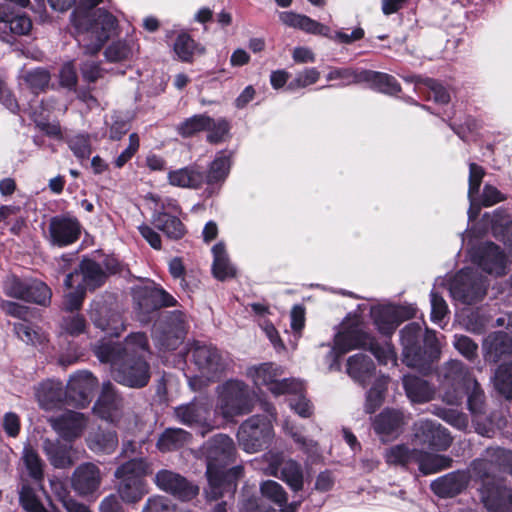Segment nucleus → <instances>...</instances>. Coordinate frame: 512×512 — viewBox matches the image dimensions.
<instances>
[{
    "label": "nucleus",
    "instance_id": "f257e3e1",
    "mask_svg": "<svg viewBox=\"0 0 512 512\" xmlns=\"http://www.w3.org/2000/svg\"><path fill=\"white\" fill-rule=\"evenodd\" d=\"M148 342L143 333L130 334L123 345L101 342L95 354L101 362L110 363L114 379L131 388L145 386L150 378L149 366L144 360Z\"/></svg>",
    "mask_w": 512,
    "mask_h": 512
},
{
    "label": "nucleus",
    "instance_id": "f03ea898",
    "mask_svg": "<svg viewBox=\"0 0 512 512\" xmlns=\"http://www.w3.org/2000/svg\"><path fill=\"white\" fill-rule=\"evenodd\" d=\"M204 454L209 483L207 497L217 499L223 495L224 490L234 491L235 481L241 476L243 469L241 466L226 469L235 455L233 440L224 434L216 435L204 446Z\"/></svg>",
    "mask_w": 512,
    "mask_h": 512
},
{
    "label": "nucleus",
    "instance_id": "7ed1b4c3",
    "mask_svg": "<svg viewBox=\"0 0 512 512\" xmlns=\"http://www.w3.org/2000/svg\"><path fill=\"white\" fill-rule=\"evenodd\" d=\"M357 348H368L377 358L379 363H395L396 356L393 347L385 342L379 345L366 334L358 319L354 318L341 324L340 331L335 335L334 346L327 355L329 361V370H338L340 368L339 358Z\"/></svg>",
    "mask_w": 512,
    "mask_h": 512
},
{
    "label": "nucleus",
    "instance_id": "20e7f679",
    "mask_svg": "<svg viewBox=\"0 0 512 512\" xmlns=\"http://www.w3.org/2000/svg\"><path fill=\"white\" fill-rule=\"evenodd\" d=\"M71 20L77 30V42L86 53L91 55L100 51L117 24L112 14L101 9L94 13L91 21L88 19L87 12L78 8L72 13Z\"/></svg>",
    "mask_w": 512,
    "mask_h": 512
},
{
    "label": "nucleus",
    "instance_id": "39448f33",
    "mask_svg": "<svg viewBox=\"0 0 512 512\" xmlns=\"http://www.w3.org/2000/svg\"><path fill=\"white\" fill-rule=\"evenodd\" d=\"M149 472L148 463L141 458L132 459L116 470L117 491L123 501L138 502L147 493L144 477Z\"/></svg>",
    "mask_w": 512,
    "mask_h": 512
},
{
    "label": "nucleus",
    "instance_id": "423d86ee",
    "mask_svg": "<svg viewBox=\"0 0 512 512\" xmlns=\"http://www.w3.org/2000/svg\"><path fill=\"white\" fill-rule=\"evenodd\" d=\"M271 419L253 416L241 424L238 430L239 445L248 453H255L270 444L274 432L272 419L275 418L274 408L267 409Z\"/></svg>",
    "mask_w": 512,
    "mask_h": 512
},
{
    "label": "nucleus",
    "instance_id": "0eeeda50",
    "mask_svg": "<svg viewBox=\"0 0 512 512\" xmlns=\"http://www.w3.org/2000/svg\"><path fill=\"white\" fill-rule=\"evenodd\" d=\"M253 393L242 381L230 380L221 389L218 409L223 417L229 419L247 414L252 409Z\"/></svg>",
    "mask_w": 512,
    "mask_h": 512
},
{
    "label": "nucleus",
    "instance_id": "6e6552de",
    "mask_svg": "<svg viewBox=\"0 0 512 512\" xmlns=\"http://www.w3.org/2000/svg\"><path fill=\"white\" fill-rule=\"evenodd\" d=\"M282 374V368L272 363H263L259 366L250 367L247 370V376L252 379L256 386H267L275 396L286 393H298L303 390V384L299 380H278Z\"/></svg>",
    "mask_w": 512,
    "mask_h": 512
},
{
    "label": "nucleus",
    "instance_id": "1a4fd4ad",
    "mask_svg": "<svg viewBox=\"0 0 512 512\" xmlns=\"http://www.w3.org/2000/svg\"><path fill=\"white\" fill-rule=\"evenodd\" d=\"M485 279L471 268L461 270L450 284V294L454 300L464 304L480 301L486 294Z\"/></svg>",
    "mask_w": 512,
    "mask_h": 512
},
{
    "label": "nucleus",
    "instance_id": "9d476101",
    "mask_svg": "<svg viewBox=\"0 0 512 512\" xmlns=\"http://www.w3.org/2000/svg\"><path fill=\"white\" fill-rule=\"evenodd\" d=\"M195 365L200 371L199 379L204 381H213L219 377L224 370V363L218 350L205 343L194 342L190 348ZM198 377L190 379L189 383L193 389H196Z\"/></svg>",
    "mask_w": 512,
    "mask_h": 512
},
{
    "label": "nucleus",
    "instance_id": "9b49d317",
    "mask_svg": "<svg viewBox=\"0 0 512 512\" xmlns=\"http://www.w3.org/2000/svg\"><path fill=\"white\" fill-rule=\"evenodd\" d=\"M263 459L267 462L264 471L267 475L279 477L295 492L303 489L304 473L301 465L292 460H284L281 453L269 451Z\"/></svg>",
    "mask_w": 512,
    "mask_h": 512
},
{
    "label": "nucleus",
    "instance_id": "f8f14e48",
    "mask_svg": "<svg viewBox=\"0 0 512 512\" xmlns=\"http://www.w3.org/2000/svg\"><path fill=\"white\" fill-rule=\"evenodd\" d=\"M443 386L446 391L443 400L450 405H457L464 396V388L469 389L474 380L462 362L457 360L449 361L443 368Z\"/></svg>",
    "mask_w": 512,
    "mask_h": 512
},
{
    "label": "nucleus",
    "instance_id": "ddd939ff",
    "mask_svg": "<svg viewBox=\"0 0 512 512\" xmlns=\"http://www.w3.org/2000/svg\"><path fill=\"white\" fill-rule=\"evenodd\" d=\"M412 306H376L371 309V316L380 333L391 335L404 320L415 316Z\"/></svg>",
    "mask_w": 512,
    "mask_h": 512
},
{
    "label": "nucleus",
    "instance_id": "4468645a",
    "mask_svg": "<svg viewBox=\"0 0 512 512\" xmlns=\"http://www.w3.org/2000/svg\"><path fill=\"white\" fill-rule=\"evenodd\" d=\"M155 483L159 489L172 494L174 497L189 501L199 492L197 486L188 482L183 476L169 470H161L155 476Z\"/></svg>",
    "mask_w": 512,
    "mask_h": 512
},
{
    "label": "nucleus",
    "instance_id": "2eb2a0df",
    "mask_svg": "<svg viewBox=\"0 0 512 512\" xmlns=\"http://www.w3.org/2000/svg\"><path fill=\"white\" fill-rule=\"evenodd\" d=\"M106 273L102 267L93 260L84 259L76 270L66 276L64 285L68 289L74 288L75 283H80L84 289L94 290L104 284Z\"/></svg>",
    "mask_w": 512,
    "mask_h": 512
},
{
    "label": "nucleus",
    "instance_id": "dca6fc26",
    "mask_svg": "<svg viewBox=\"0 0 512 512\" xmlns=\"http://www.w3.org/2000/svg\"><path fill=\"white\" fill-rule=\"evenodd\" d=\"M97 379L89 371H79L73 374L67 384L66 396L71 404L85 407L92 398L97 387Z\"/></svg>",
    "mask_w": 512,
    "mask_h": 512
},
{
    "label": "nucleus",
    "instance_id": "f3484780",
    "mask_svg": "<svg viewBox=\"0 0 512 512\" xmlns=\"http://www.w3.org/2000/svg\"><path fill=\"white\" fill-rule=\"evenodd\" d=\"M95 413L109 422L120 424L124 416L123 401L111 383H104L101 395L94 406Z\"/></svg>",
    "mask_w": 512,
    "mask_h": 512
},
{
    "label": "nucleus",
    "instance_id": "a211bd4d",
    "mask_svg": "<svg viewBox=\"0 0 512 512\" xmlns=\"http://www.w3.org/2000/svg\"><path fill=\"white\" fill-rule=\"evenodd\" d=\"M81 225L72 216L53 217L49 225L51 241L59 247L68 246L76 242L80 236Z\"/></svg>",
    "mask_w": 512,
    "mask_h": 512
},
{
    "label": "nucleus",
    "instance_id": "6ab92c4d",
    "mask_svg": "<svg viewBox=\"0 0 512 512\" xmlns=\"http://www.w3.org/2000/svg\"><path fill=\"white\" fill-rule=\"evenodd\" d=\"M32 29V22L25 15L12 16L6 3L0 4V38L12 43L15 36L27 35Z\"/></svg>",
    "mask_w": 512,
    "mask_h": 512
},
{
    "label": "nucleus",
    "instance_id": "aec40b11",
    "mask_svg": "<svg viewBox=\"0 0 512 512\" xmlns=\"http://www.w3.org/2000/svg\"><path fill=\"white\" fill-rule=\"evenodd\" d=\"M414 437L420 444H427L437 449H446L451 443L447 430L439 423L431 420L416 422L414 424Z\"/></svg>",
    "mask_w": 512,
    "mask_h": 512
},
{
    "label": "nucleus",
    "instance_id": "412c9836",
    "mask_svg": "<svg viewBox=\"0 0 512 512\" xmlns=\"http://www.w3.org/2000/svg\"><path fill=\"white\" fill-rule=\"evenodd\" d=\"M421 336V327L417 323H410L401 331L403 361L409 367L422 369V350L419 346Z\"/></svg>",
    "mask_w": 512,
    "mask_h": 512
},
{
    "label": "nucleus",
    "instance_id": "4be33fe9",
    "mask_svg": "<svg viewBox=\"0 0 512 512\" xmlns=\"http://www.w3.org/2000/svg\"><path fill=\"white\" fill-rule=\"evenodd\" d=\"M49 421L57 434L69 441L79 437L88 424L85 415L75 411H66Z\"/></svg>",
    "mask_w": 512,
    "mask_h": 512
},
{
    "label": "nucleus",
    "instance_id": "5701e85b",
    "mask_svg": "<svg viewBox=\"0 0 512 512\" xmlns=\"http://www.w3.org/2000/svg\"><path fill=\"white\" fill-rule=\"evenodd\" d=\"M474 260L484 271L500 276L505 274L506 257L493 243H485L477 249Z\"/></svg>",
    "mask_w": 512,
    "mask_h": 512
},
{
    "label": "nucleus",
    "instance_id": "b1692460",
    "mask_svg": "<svg viewBox=\"0 0 512 512\" xmlns=\"http://www.w3.org/2000/svg\"><path fill=\"white\" fill-rule=\"evenodd\" d=\"M101 480L99 468L92 463H85L74 471L72 487L78 494L88 496L99 489Z\"/></svg>",
    "mask_w": 512,
    "mask_h": 512
},
{
    "label": "nucleus",
    "instance_id": "393cba45",
    "mask_svg": "<svg viewBox=\"0 0 512 512\" xmlns=\"http://www.w3.org/2000/svg\"><path fill=\"white\" fill-rule=\"evenodd\" d=\"M90 318L96 327L110 336L118 337L124 330L121 316L109 310L101 301H94L90 311Z\"/></svg>",
    "mask_w": 512,
    "mask_h": 512
},
{
    "label": "nucleus",
    "instance_id": "a878e982",
    "mask_svg": "<svg viewBox=\"0 0 512 512\" xmlns=\"http://www.w3.org/2000/svg\"><path fill=\"white\" fill-rule=\"evenodd\" d=\"M404 415L401 411L385 409L373 421V428L383 441L397 437L404 425Z\"/></svg>",
    "mask_w": 512,
    "mask_h": 512
},
{
    "label": "nucleus",
    "instance_id": "bb28decb",
    "mask_svg": "<svg viewBox=\"0 0 512 512\" xmlns=\"http://www.w3.org/2000/svg\"><path fill=\"white\" fill-rule=\"evenodd\" d=\"M175 417L181 423L188 426H200V434L204 436L210 428H205L209 415V409L205 403L193 401L188 404L180 405L174 410Z\"/></svg>",
    "mask_w": 512,
    "mask_h": 512
},
{
    "label": "nucleus",
    "instance_id": "cd10ccee",
    "mask_svg": "<svg viewBox=\"0 0 512 512\" xmlns=\"http://www.w3.org/2000/svg\"><path fill=\"white\" fill-rule=\"evenodd\" d=\"M186 332L185 321L181 313H175L169 322V329L160 330V326L154 332L157 344L165 350H174L181 343Z\"/></svg>",
    "mask_w": 512,
    "mask_h": 512
},
{
    "label": "nucleus",
    "instance_id": "c85d7f7f",
    "mask_svg": "<svg viewBox=\"0 0 512 512\" xmlns=\"http://www.w3.org/2000/svg\"><path fill=\"white\" fill-rule=\"evenodd\" d=\"M470 475L465 471L448 473L431 483L432 491L442 497H453L461 493L468 485Z\"/></svg>",
    "mask_w": 512,
    "mask_h": 512
},
{
    "label": "nucleus",
    "instance_id": "c756f323",
    "mask_svg": "<svg viewBox=\"0 0 512 512\" xmlns=\"http://www.w3.org/2000/svg\"><path fill=\"white\" fill-rule=\"evenodd\" d=\"M279 17L281 22L288 27L298 28L306 33L332 38V32L328 26L308 16L286 11L282 12Z\"/></svg>",
    "mask_w": 512,
    "mask_h": 512
},
{
    "label": "nucleus",
    "instance_id": "7c9ffc66",
    "mask_svg": "<svg viewBox=\"0 0 512 512\" xmlns=\"http://www.w3.org/2000/svg\"><path fill=\"white\" fill-rule=\"evenodd\" d=\"M36 397L40 406L46 410H51L63 403L71 404L60 382L42 383L36 391Z\"/></svg>",
    "mask_w": 512,
    "mask_h": 512
},
{
    "label": "nucleus",
    "instance_id": "2f4dec72",
    "mask_svg": "<svg viewBox=\"0 0 512 512\" xmlns=\"http://www.w3.org/2000/svg\"><path fill=\"white\" fill-rule=\"evenodd\" d=\"M484 357L487 361L497 362L502 356L512 353V338L504 332H495L483 342Z\"/></svg>",
    "mask_w": 512,
    "mask_h": 512
},
{
    "label": "nucleus",
    "instance_id": "473e14b6",
    "mask_svg": "<svg viewBox=\"0 0 512 512\" xmlns=\"http://www.w3.org/2000/svg\"><path fill=\"white\" fill-rule=\"evenodd\" d=\"M152 224L168 238L178 240L186 233V228L177 215L167 211H155L152 215Z\"/></svg>",
    "mask_w": 512,
    "mask_h": 512
},
{
    "label": "nucleus",
    "instance_id": "72a5a7b5",
    "mask_svg": "<svg viewBox=\"0 0 512 512\" xmlns=\"http://www.w3.org/2000/svg\"><path fill=\"white\" fill-rule=\"evenodd\" d=\"M167 178L170 185L180 188L197 189L204 182V175L196 166L171 170Z\"/></svg>",
    "mask_w": 512,
    "mask_h": 512
},
{
    "label": "nucleus",
    "instance_id": "f704fd0d",
    "mask_svg": "<svg viewBox=\"0 0 512 512\" xmlns=\"http://www.w3.org/2000/svg\"><path fill=\"white\" fill-rule=\"evenodd\" d=\"M346 371L356 382L365 385L374 375L373 361L364 354H355L348 358Z\"/></svg>",
    "mask_w": 512,
    "mask_h": 512
},
{
    "label": "nucleus",
    "instance_id": "c9c22d12",
    "mask_svg": "<svg viewBox=\"0 0 512 512\" xmlns=\"http://www.w3.org/2000/svg\"><path fill=\"white\" fill-rule=\"evenodd\" d=\"M403 386L407 397L414 403H424L433 399L435 390L429 383L419 377L406 375Z\"/></svg>",
    "mask_w": 512,
    "mask_h": 512
},
{
    "label": "nucleus",
    "instance_id": "e433bc0d",
    "mask_svg": "<svg viewBox=\"0 0 512 512\" xmlns=\"http://www.w3.org/2000/svg\"><path fill=\"white\" fill-rule=\"evenodd\" d=\"M212 253L214 256L212 267L214 276L221 281L234 277L236 270L228 259L225 246L222 243L214 245Z\"/></svg>",
    "mask_w": 512,
    "mask_h": 512
},
{
    "label": "nucleus",
    "instance_id": "4c0bfd02",
    "mask_svg": "<svg viewBox=\"0 0 512 512\" xmlns=\"http://www.w3.org/2000/svg\"><path fill=\"white\" fill-rule=\"evenodd\" d=\"M88 447L97 453H111L118 445V438L115 432L98 430L91 432L87 437Z\"/></svg>",
    "mask_w": 512,
    "mask_h": 512
},
{
    "label": "nucleus",
    "instance_id": "58836bf2",
    "mask_svg": "<svg viewBox=\"0 0 512 512\" xmlns=\"http://www.w3.org/2000/svg\"><path fill=\"white\" fill-rule=\"evenodd\" d=\"M489 512H512V489L497 488L484 497Z\"/></svg>",
    "mask_w": 512,
    "mask_h": 512
},
{
    "label": "nucleus",
    "instance_id": "ea45409f",
    "mask_svg": "<svg viewBox=\"0 0 512 512\" xmlns=\"http://www.w3.org/2000/svg\"><path fill=\"white\" fill-rule=\"evenodd\" d=\"M43 449L47 454L51 464L56 468L70 467L74 460L70 456V449L62 447L59 443L50 439H45Z\"/></svg>",
    "mask_w": 512,
    "mask_h": 512
},
{
    "label": "nucleus",
    "instance_id": "a19ab883",
    "mask_svg": "<svg viewBox=\"0 0 512 512\" xmlns=\"http://www.w3.org/2000/svg\"><path fill=\"white\" fill-rule=\"evenodd\" d=\"M190 440V434L181 428H170L160 436L157 447L166 452L178 449L187 444Z\"/></svg>",
    "mask_w": 512,
    "mask_h": 512
},
{
    "label": "nucleus",
    "instance_id": "79ce46f5",
    "mask_svg": "<svg viewBox=\"0 0 512 512\" xmlns=\"http://www.w3.org/2000/svg\"><path fill=\"white\" fill-rule=\"evenodd\" d=\"M373 88L387 94H395L400 90V86L391 75L364 70V81Z\"/></svg>",
    "mask_w": 512,
    "mask_h": 512
},
{
    "label": "nucleus",
    "instance_id": "37998d69",
    "mask_svg": "<svg viewBox=\"0 0 512 512\" xmlns=\"http://www.w3.org/2000/svg\"><path fill=\"white\" fill-rule=\"evenodd\" d=\"M213 125V118L206 114L193 115L177 126V132L184 138L194 136L195 134L205 131Z\"/></svg>",
    "mask_w": 512,
    "mask_h": 512
},
{
    "label": "nucleus",
    "instance_id": "c03bdc74",
    "mask_svg": "<svg viewBox=\"0 0 512 512\" xmlns=\"http://www.w3.org/2000/svg\"><path fill=\"white\" fill-rule=\"evenodd\" d=\"M420 450L409 449L404 444L395 445L389 448L385 453V459L388 464L406 466L410 463H417Z\"/></svg>",
    "mask_w": 512,
    "mask_h": 512
},
{
    "label": "nucleus",
    "instance_id": "a18cd8bd",
    "mask_svg": "<svg viewBox=\"0 0 512 512\" xmlns=\"http://www.w3.org/2000/svg\"><path fill=\"white\" fill-rule=\"evenodd\" d=\"M417 463L419 465L420 471L423 474L428 475L449 468L451 466L452 460L451 458L444 455L427 454L420 451Z\"/></svg>",
    "mask_w": 512,
    "mask_h": 512
},
{
    "label": "nucleus",
    "instance_id": "49530a36",
    "mask_svg": "<svg viewBox=\"0 0 512 512\" xmlns=\"http://www.w3.org/2000/svg\"><path fill=\"white\" fill-rule=\"evenodd\" d=\"M135 50V44L132 40L113 42L105 51L108 61L118 62L129 59Z\"/></svg>",
    "mask_w": 512,
    "mask_h": 512
},
{
    "label": "nucleus",
    "instance_id": "de8ad7c7",
    "mask_svg": "<svg viewBox=\"0 0 512 512\" xmlns=\"http://www.w3.org/2000/svg\"><path fill=\"white\" fill-rule=\"evenodd\" d=\"M496 389L508 399H512V363L501 365L495 374Z\"/></svg>",
    "mask_w": 512,
    "mask_h": 512
},
{
    "label": "nucleus",
    "instance_id": "09e8293b",
    "mask_svg": "<svg viewBox=\"0 0 512 512\" xmlns=\"http://www.w3.org/2000/svg\"><path fill=\"white\" fill-rule=\"evenodd\" d=\"M51 289L42 281L29 280V291L26 301L39 305H47L51 300Z\"/></svg>",
    "mask_w": 512,
    "mask_h": 512
},
{
    "label": "nucleus",
    "instance_id": "8fccbe9b",
    "mask_svg": "<svg viewBox=\"0 0 512 512\" xmlns=\"http://www.w3.org/2000/svg\"><path fill=\"white\" fill-rule=\"evenodd\" d=\"M174 51L182 61L189 62L196 51L203 52L202 48H198L194 40L188 34H180L174 44Z\"/></svg>",
    "mask_w": 512,
    "mask_h": 512
},
{
    "label": "nucleus",
    "instance_id": "3c124183",
    "mask_svg": "<svg viewBox=\"0 0 512 512\" xmlns=\"http://www.w3.org/2000/svg\"><path fill=\"white\" fill-rule=\"evenodd\" d=\"M22 459L29 472V475L36 481L42 480L43 463L37 452L30 446H26L23 449Z\"/></svg>",
    "mask_w": 512,
    "mask_h": 512
},
{
    "label": "nucleus",
    "instance_id": "603ef678",
    "mask_svg": "<svg viewBox=\"0 0 512 512\" xmlns=\"http://www.w3.org/2000/svg\"><path fill=\"white\" fill-rule=\"evenodd\" d=\"M175 299L163 289H153L144 292L143 309L157 308L158 306H173Z\"/></svg>",
    "mask_w": 512,
    "mask_h": 512
},
{
    "label": "nucleus",
    "instance_id": "864d4df0",
    "mask_svg": "<svg viewBox=\"0 0 512 512\" xmlns=\"http://www.w3.org/2000/svg\"><path fill=\"white\" fill-rule=\"evenodd\" d=\"M230 162L229 158L224 154L219 155L212 162L208 174H207V183L213 184L219 181H223L229 173Z\"/></svg>",
    "mask_w": 512,
    "mask_h": 512
},
{
    "label": "nucleus",
    "instance_id": "5fc2aeb1",
    "mask_svg": "<svg viewBox=\"0 0 512 512\" xmlns=\"http://www.w3.org/2000/svg\"><path fill=\"white\" fill-rule=\"evenodd\" d=\"M260 491L263 497L274 502L279 506H283L287 502V494L283 487L276 481L267 480L260 486Z\"/></svg>",
    "mask_w": 512,
    "mask_h": 512
},
{
    "label": "nucleus",
    "instance_id": "6e6d98bb",
    "mask_svg": "<svg viewBox=\"0 0 512 512\" xmlns=\"http://www.w3.org/2000/svg\"><path fill=\"white\" fill-rule=\"evenodd\" d=\"M484 170L481 166L470 163L469 165V189L468 198L470 201V214L475 207V195L479 192V188L484 177Z\"/></svg>",
    "mask_w": 512,
    "mask_h": 512
},
{
    "label": "nucleus",
    "instance_id": "4d7b16f0",
    "mask_svg": "<svg viewBox=\"0 0 512 512\" xmlns=\"http://www.w3.org/2000/svg\"><path fill=\"white\" fill-rule=\"evenodd\" d=\"M4 291L10 297L26 301L27 293L29 291V281L21 280L15 275L7 276L4 281Z\"/></svg>",
    "mask_w": 512,
    "mask_h": 512
},
{
    "label": "nucleus",
    "instance_id": "13d9d810",
    "mask_svg": "<svg viewBox=\"0 0 512 512\" xmlns=\"http://www.w3.org/2000/svg\"><path fill=\"white\" fill-rule=\"evenodd\" d=\"M385 385L386 380L380 379L378 383L367 392L365 402L366 413L372 414L381 406L384 399Z\"/></svg>",
    "mask_w": 512,
    "mask_h": 512
},
{
    "label": "nucleus",
    "instance_id": "bf43d9fd",
    "mask_svg": "<svg viewBox=\"0 0 512 512\" xmlns=\"http://www.w3.org/2000/svg\"><path fill=\"white\" fill-rule=\"evenodd\" d=\"M425 351L422 352V368L440 355V344L434 332L427 330L424 337Z\"/></svg>",
    "mask_w": 512,
    "mask_h": 512
},
{
    "label": "nucleus",
    "instance_id": "052dcab7",
    "mask_svg": "<svg viewBox=\"0 0 512 512\" xmlns=\"http://www.w3.org/2000/svg\"><path fill=\"white\" fill-rule=\"evenodd\" d=\"M14 329L22 341L32 345L41 344L46 339L45 335L39 329H35L26 323L15 324Z\"/></svg>",
    "mask_w": 512,
    "mask_h": 512
},
{
    "label": "nucleus",
    "instance_id": "680f3d73",
    "mask_svg": "<svg viewBox=\"0 0 512 512\" xmlns=\"http://www.w3.org/2000/svg\"><path fill=\"white\" fill-rule=\"evenodd\" d=\"M328 81L342 80L343 85H350L364 81V71H354L352 69H332L326 76Z\"/></svg>",
    "mask_w": 512,
    "mask_h": 512
},
{
    "label": "nucleus",
    "instance_id": "e2e57ef3",
    "mask_svg": "<svg viewBox=\"0 0 512 512\" xmlns=\"http://www.w3.org/2000/svg\"><path fill=\"white\" fill-rule=\"evenodd\" d=\"M320 78V72L316 68H306L296 74L289 83V89L305 88L316 83Z\"/></svg>",
    "mask_w": 512,
    "mask_h": 512
},
{
    "label": "nucleus",
    "instance_id": "0e129e2a",
    "mask_svg": "<svg viewBox=\"0 0 512 512\" xmlns=\"http://www.w3.org/2000/svg\"><path fill=\"white\" fill-rule=\"evenodd\" d=\"M20 502L23 508L30 512H46L43 505L37 499L32 488L28 485H23L20 491Z\"/></svg>",
    "mask_w": 512,
    "mask_h": 512
},
{
    "label": "nucleus",
    "instance_id": "69168bd1",
    "mask_svg": "<svg viewBox=\"0 0 512 512\" xmlns=\"http://www.w3.org/2000/svg\"><path fill=\"white\" fill-rule=\"evenodd\" d=\"M75 289L66 293L64 296V308L69 312H73L74 310H78L85 297L86 289L81 286L80 283H75Z\"/></svg>",
    "mask_w": 512,
    "mask_h": 512
},
{
    "label": "nucleus",
    "instance_id": "338daca9",
    "mask_svg": "<svg viewBox=\"0 0 512 512\" xmlns=\"http://www.w3.org/2000/svg\"><path fill=\"white\" fill-rule=\"evenodd\" d=\"M61 327L66 333L76 336L84 332L86 322L83 316L71 312L68 316L63 318Z\"/></svg>",
    "mask_w": 512,
    "mask_h": 512
},
{
    "label": "nucleus",
    "instance_id": "774afa93",
    "mask_svg": "<svg viewBox=\"0 0 512 512\" xmlns=\"http://www.w3.org/2000/svg\"><path fill=\"white\" fill-rule=\"evenodd\" d=\"M24 80L32 89L42 90L48 85L50 75L44 69H35L28 71L24 75Z\"/></svg>",
    "mask_w": 512,
    "mask_h": 512
}]
</instances>
